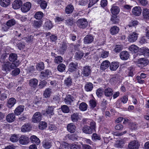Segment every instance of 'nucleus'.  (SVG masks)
<instances>
[{"mask_svg": "<svg viewBox=\"0 0 149 149\" xmlns=\"http://www.w3.org/2000/svg\"><path fill=\"white\" fill-rule=\"evenodd\" d=\"M104 93L106 96L109 97L112 95V89L110 88H107L105 89Z\"/></svg>", "mask_w": 149, "mask_h": 149, "instance_id": "obj_31", "label": "nucleus"}, {"mask_svg": "<svg viewBox=\"0 0 149 149\" xmlns=\"http://www.w3.org/2000/svg\"><path fill=\"white\" fill-rule=\"evenodd\" d=\"M43 13L42 12L38 11L35 13L34 17L36 19H40L43 17Z\"/></svg>", "mask_w": 149, "mask_h": 149, "instance_id": "obj_46", "label": "nucleus"}, {"mask_svg": "<svg viewBox=\"0 0 149 149\" xmlns=\"http://www.w3.org/2000/svg\"><path fill=\"white\" fill-rule=\"evenodd\" d=\"M54 108L53 107H49L46 109V113L49 116L53 115L54 114L53 111Z\"/></svg>", "mask_w": 149, "mask_h": 149, "instance_id": "obj_41", "label": "nucleus"}, {"mask_svg": "<svg viewBox=\"0 0 149 149\" xmlns=\"http://www.w3.org/2000/svg\"><path fill=\"white\" fill-rule=\"evenodd\" d=\"M83 53L79 51L76 53L75 57L77 59H80L83 56Z\"/></svg>", "mask_w": 149, "mask_h": 149, "instance_id": "obj_55", "label": "nucleus"}, {"mask_svg": "<svg viewBox=\"0 0 149 149\" xmlns=\"http://www.w3.org/2000/svg\"><path fill=\"white\" fill-rule=\"evenodd\" d=\"M36 68L38 70H41L44 68V64L43 62H40L36 65Z\"/></svg>", "mask_w": 149, "mask_h": 149, "instance_id": "obj_53", "label": "nucleus"}, {"mask_svg": "<svg viewBox=\"0 0 149 149\" xmlns=\"http://www.w3.org/2000/svg\"><path fill=\"white\" fill-rule=\"evenodd\" d=\"M119 28L116 26L111 27L110 29V33L112 35L116 34L119 32Z\"/></svg>", "mask_w": 149, "mask_h": 149, "instance_id": "obj_16", "label": "nucleus"}, {"mask_svg": "<svg viewBox=\"0 0 149 149\" xmlns=\"http://www.w3.org/2000/svg\"><path fill=\"white\" fill-rule=\"evenodd\" d=\"M110 64L109 62L107 60L104 61L101 64L100 66L101 69L104 70L107 68Z\"/></svg>", "mask_w": 149, "mask_h": 149, "instance_id": "obj_24", "label": "nucleus"}, {"mask_svg": "<svg viewBox=\"0 0 149 149\" xmlns=\"http://www.w3.org/2000/svg\"><path fill=\"white\" fill-rule=\"evenodd\" d=\"M19 65V61H16L15 64L14 63H11L9 62L4 63L2 66V70L4 73H7L9 72L11 69H13L18 66Z\"/></svg>", "mask_w": 149, "mask_h": 149, "instance_id": "obj_1", "label": "nucleus"}, {"mask_svg": "<svg viewBox=\"0 0 149 149\" xmlns=\"http://www.w3.org/2000/svg\"><path fill=\"white\" fill-rule=\"evenodd\" d=\"M61 109L63 112L65 113H67L69 111V109L68 107L65 105L62 106Z\"/></svg>", "mask_w": 149, "mask_h": 149, "instance_id": "obj_56", "label": "nucleus"}, {"mask_svg": "<svg viewBox=\"0 0 149 149\" xmlns=\"http://www.w3.org/2000/svg\"><path fill=\"white\" fill-rule=\"evenodd\" d=\"M139 146V145L137 141H133L129 143L128 148L129 149H137Z\"/></svg>", "mask_w": 149, "mask_h": 149, "instance_id": "obj_9", "label": "nucleus"}, {"mask_svg": "<svg viewBox=\"0 0 149 149\" xmlns=\"http://www.w3.org/2000/svg\"><path fill=\"white\" fill-rule=\"evenodd\" d=\"M123 46L121 45H117L113 51L115 52H120L123 49Z\"/></svg>", "mask_w": 149, "mask_h": 149, "instance_id": "obj_59", "label": "nucleus"}, {"mask_svg": "<svg viewBox=\"0 0 149 149\" xmlns=\"http://www.w3.org/2000/svg\"><path fill=\"white\" fill-rule=\"evenodd\" d=\"M140 51L145 56L149 57V49L147 47H142L140 49Z\"/></svg>", "mask_w": 149, "mask_h": 149, "instance_id": "obj_28", "label": "nucleus"}, {"mask_svg": "<svg viewBox=\"0 0 149 149\" xmlns=\"http://www.w3.org/2000/svg\"><path fill=\"white\" fill-rule=\"evenodd\" d=\"M42 114L40 112H36L33 115L32 120L34 123H37L41 120Z\"/></svg>", "mask_w": 149, "mask_h": 149, "instance_id": "obj_7", "label": "nucleus"}, {"mask_svg": "<svg viewBox=\"0 0 149 149\" xmlns=\"http://www.w3.org/2000/svg\"><path fill=\"white\" fill-rule=\"evenodd\" d=\"M47 123L45 122L42 121L40 122L39 124V128L41 130H43L46 128L47 127Z\"/></svg>", "mask_w": 149, "mask_h": 149, "instance_id": "obj_48", "label": "nucleus"}, {"mask_svg": "<svg viewBox=\"0 0 149 149\" xmlns=\"http://www.w3.org/2000/svg\"><path fill=\"white\" fill-rule=\"evenodd\" d=\"M138 35L139 34L135 31L131 33L128 37V41L131 42H135L137 39Z\"/></svg>", "mask_w": 149, "mask_h": 149, "instance_id": "obj_2", "label": "nucleus"}, {"mask_svg": "<svg viewBox=\"0 0 149 149\" xmlns=\"http://www.w3.org/2000/svg\"><path fill=\"white\" fill-rule=\"evenodd\" d=\"M15 116L13 113H10L8 114L6 117L7 121L10 123L14 121L15 120Z\"/></svg>", "mask_w": 149, "mask_h": 149, "instance_id": "obj_22", "label": "nucleus"}, {"mask_svg": "<svg viewBox=\"0 0 149 149\" xmlns=\"http://www.w3.org/2000/svg\"><path fill=\"white\" fill-rule=\"evenodd\" d=\"M99 52L100 53H101L100 56L103 58L107 57L109 55V52L105 51L102 49H99Z\"/></svg>", "mask_w": 149, "mask_h": 149, "instance_id": "obj_32", "label": "nucleus"}, {"mask_svg": "<svg viewBox=\"0 0 149 149\" xmlns=\"http://www.w3.org/2000/svg\"><path fill=\"white\" fill-rule=\"evenodd\" d=\"M91 73V69L88 66L84 67L82 69V73L85 76H88Z\"/></svg>", "mask_w": 149, "mask_h": 149, "instance_id": "obj_13", "label": "nucleus"}, {"mask_svg": "<svg viewBox=\"0 0 149 149\" xmlns=\"http://www.w3.org/2000/svg\"><path fill=\"white\" fill-rule=\"evenodd\" d=\"M82 117L81 116L78 115L77 113H74L71 116V118L72 121L77 122L81 119Z\"/></svg>", "mask_w": 149, "mask_h": 149, "instance_id": "obj_19", "label": "nucleus"}, {"mask_svg": "<svg viewBox=\"0 0 149 149\" xmlns=\"http://www.w3.org/2000/svg\"><path fill=\"white\" fill-rule=\"evenodd\" d=\"M88 105L85 102H82L79 106L80 110L82 111H86Z\"/></svg>", "mask_w": 149, "mask_h": 149, "instance_id": "obj_42", "label": "nucleus"}, {"mask_svg": "<svg viewBox=\"0 0 149 149\" xmlns=\"http://www.w3.org/2000/svg\"><path fill=\"white\" fill-rule=\"evenodd\" d=\"M90 106L91 108H94L96 105V102L94 99L91 100L89 101Z\"/></svg>", "mask_w": 149, "mask_h": 149, "instance_id": "obj_57", "label": "nucleus"}, {"mask_svg": "<svg viewBox=\"0 0 149 149\" xmlns=\"http://www.w3.org/2000/svg\"><path fill=\"white\" fill-rule=\"evenodd\" d=\"M17 56L16 54L11 53L9 56V60L10 61L15 62L17 59Z\"/></svg>", "mask_w": 149, "mask_h": 149, "instance_id": "obj_49", "label": "nucleus"}, {"mask_svg": "<svg viewBox=\"0 0 149 149\" xmlns=\"http://www.w3.org/2000/svg\"><path fill=\"white\" fill-rule=\"evenodd\" d=\"M31 127L29 124L25 125L22 127V131L24 132H29L31 130Z\"/></svg>", "mask_w": 149, "mask_h": 149, "instance_id": "obj_34", "label": "nucleus"}, {"mask_svg": "<svg viewBox=\"0 0 149 149\" xmlns=\"http://www.w3.org/2000/svg\"><path fill=\"white\" fill-rule=\"evenodd\" d=\"M38 80L36 79H33L29 81V84L30 86L33 87H36L38 84Z\"/></svg>", "mask_w": 149, "mask_h": 149, "instance_id": "obj_39", "label": "nucleus"}, {"mask_svg": "<svg viewBox=\"0 0 149 149\" xmlns=\"http://www.w3.org/2000/svg\"><path fill=\"white\" fill-rule=\"evenodd\" d=\"M45 26L47 29H50L52 27L53 25L50 21H48L45 22Z\"/></svg>", "mask_w": 149, "mask_h": 149, "instance_id": "obj_52", "label": "nucleus"}, {"mask_svg": "<svg viewBox=\"0 0 149 149\" xmlns=\"http://www.w3.org/2000/svg\"><path fill=\"white\" fill-rule=\"evenodd\" d=\"M77 67V65L76 63H70L69 66V70L72 72L76 70Z\"/></svg>", "mask_w": 149, "mask_h": 149, "instance_id": "obj_37", "label": "nucleus"}, {"mask_svg": "<svg viewBox=\"0 0 149 149\" xmlns=\"http://www.w3.org/2000/svg\"><path fill=\"white\" fill-rule=\"evenodd\" d=\"M20 72V69L19 68H17L12 71V74L14 76H16L19 74Z\"/></svg>", "mask_w": 149, "mask_h": 149, "instance_id": "obj_62", "label": "nucleus"}, {"mask_svg": "<svg viewBox=\"0 0 149 149\" xmlns=\"http://www.w3.org/2000/svg\"><path fill=\"white\" fill-rule=\"evenodd\" d=\"M99 0H89L88 7L90 8L97 2Z\"/></svg>", "mask_w": 149, "mask_h": 149, "instance_id": "obj_63", "label": "nucleus"}, {"mask_svg": "<svg viewBox=\"0 0 149 149\" xmlns=\"http://www.w3.org/2000/svg\"><path fill=\"white\" fill-rule=\"evenodd\" d=\"M128 141L127 138H124L123 139H119L116 141L114 146L117 148H122L124 144Z\"/></svg>", "mask_w": 149, "mask_h": 149, "instance_id": "obj_3", "label": "nucleus"}, {"mask_svg": "<svg viewBox=\"0 0 149 149\" xmlns=\"http://www.w3.org/2000/svg\"><path fill=\"white\" fill-rule=\"evenodd\" d=\"M19 142L22 145H26L28 143L29 139L26 136L23 135L19 137Z\"/></svg>", "mask_w": 149, "mask_h": 149, "instance_id": "obj_8", "label": "nucleus"}, {"mask_svg": "<svg viewBox=\"0 0 149 149\" xmlns=\"http://www.w3.org/2000/svg\"><path fill=\"white\" fill-rule=\"evenodd\" d=\"M129 50L133 53H136L138 51V47L135 45H132L129 47Z\"/></svg>", "mask_w": 149, "mask_h": 149, "instance_id": "obj_43", "label": "nucleus"}, {"mask_svg": "<svg viewBox=\"0 0 149 149\" xmlns=\"http://www.w3.org/2000/svg\"><path fill=\"white\" fill-rule=\"evenodd\" d=\"M120 58L122 60H126L128 59L129 57L128 52L126 51H123L121 52L120 55Z\"/></svg>", "mask_w": 149, "mask_h": 149, "instance_id": "obj_15", "label": "nucleus"}, {"mask_svg": "<svg viewBox=\"0 0 149 149\" xmlns=\"http://www.w3.org/2000/svg\"><path fill=\"white\" fill-rule=\"evenodd\" d=\"M77 25L80 28H84L88 25L87 21L84 19H78L77 22Z\"/></svg>", "mask_w": 149, "mask_h": 149, "instance_id": "obj_4", "label": "nucleus"}, {"mask_svg": "<svg viewBox=\"0 0 149 149\" xmlns=\"http://www.w3.org/2000/svg\"><path fill=\"white\" fill-rule=\"evenodd\" d=\"M19 136L18 135L14 134L11 136L10 140L13 142H16L19 140Z\"/></svg>", "mask_w": 149, "mask_h": 149, "instance_id": "obj_44", "label": "nucleus"}, {"mask_svg": "<svg viewBox=\"0 0 149 149\" xmlns=\"http://www.w3.org/2000/svg\"><path fill=\"white\" fill-rule=\"evenodd\" d=\"M94 37L91 35L86 36L84 39V42L85 44H88L91 43L94 40Z\"/></svg>", "mask_w": 149, "mask_h": 149, "instance_id": "obj_12", "label": "nucleus"}, {"mask_svg": "<svg viewBox=\"0 0 149 149\" xmlns=\"http://www.w3.org/2000/svg\"><path fill=\"white\" fill-rule=\"evenodd\" d=\"M65 68V65L63 63L59 65L57 67V69L58 71L60 72H63Z\"/></svg>", "mask_w": 149, "mask_h": 149, "instance_id": "obj_50", "label": "nucleus"}, {"mask_svg": "<svg viewBox=\"0 0 149 149\" xmlns=\"http://www.w3.org/2000/svg\"><path fill=\"white\" fill-rule=\"evenodd\" d=\"M31 7V4L29 2H26L24 3L21 8L22 11L23 12L25 13L28 12L30 9Z\"/></svg>", "mask_w": 149, "mask_h": 149, "instance_id": "obj_10", "label": "nucleus"}, {"mask_svg": "<svg viewBox=\"0 0 149 149\" xmlns=\"http://www.w3.org/2000/svg\"><path fill=\"white\" fill-rule=\"evenodd\" d=\"M74 83L71 77H69L64 80V84L67 86L69 87Z\"/></svg>", "mask_w": 149, "mask_h": 149, "instance_id": "obj_23", "label": "nucleus"}, {"mask_svg": "<svg viewBox=\"0 0 149 149\" xmlns=\"http://www.w3.org/2000/svg\"><path fill=\"white\" fill-rule=\"evenodd\" d=\"M119 63L117 62H113L111 63L110 65V69L112 71H115L118 68Z\"/></svg>", "mask_w": 149, "mask_h": 149, "instance_id": "obj_17", "label": "nucleus"}, {"mask_svg": "<svg viewBox=\"0 0 149 149\" xmlns=\"http://www.w3.org/2000/svg\"><path fill=\"white\" fill-rule=\"evenodd\" d=\"M142 9L139 6H136L132 9V14L136 16H139L141 13Z\"/></svg>", "mask_w": 149, "mask_h": 149, "instance_id": "obj_5", "label": "nucleus"}, {"mask_svg": "<svg viewBox=\"0 0 149 149\" xmlns=\"http://www.w3.org/2000/svg\"><path fill=\"white\" fill-rule=\"evenodd\" d=\"M85 89L87 91H91L93 88V84L90 82L87 83L85 86Z\"/></svg>", "mask_w": 149, "mask_h": 149, "instance_id": "obj_45", "label": "nucleus"}, {"mask_svg": "<svg viewBox=\"0 0 149 149\" xmlns=\"http://www.w3.org/2000/svg\"><path fill=\"white\" fill-rule=\"evenodd\" d=\"M83 132L86 134H91L93 132L89 126H85L82 129Z\"/></svg>", "mask_w": 149, "mask_h": 149, "instance_id": "obj_25", "label": "nucleus"}, {"mask_svg": "<svg viewBox=\"0 0 149 149\" xmlns=\"http://www.w3.org/2000/svg\"><path fill=\"white\" fill-rule=\"evenodd\" d=\"M111 20L114 24H117L119 23L120 19L119 17L117 16L112 17L111 19Z\"/></svg>", "mask_w": 149, "mask_h": 149, "instance_id": "obj_54", "label": "nucleus"}, {"mask_svg": "<svg viewBox=\"0 0 149 149\" xmlns=\"http://www.w3.org/2000/svg\"><path fill=\"white\" fill-rule=\"evenodd\" d=\"M148 63V61L145 58H141L139 59L137 63V65L142 68L146 66Z\"/></svg>", "mask_w": 149, "mask_h": 149, "instance_id": "obj_6", "label": "nucleus"}, {"mask_svg": "<svg viewBox=\"0 0 149 149\" xmlns=\"http://www.w3.org/2000/svg\"><path fill=\"white\" fill-rule=\"evenodd\" d=\"M76 127L73 123H70L67 126L68 130L71 133H74L76 130Z\"/></svg>", "mask_w": 149, "mask_h": 149, "instance_id": "obj_18", "label": "nucleus"}, {"mask_svg": "<svg viewBox=\"0 0 149 149\" xmlns=\"http://www.w3.org/2000/svg\"><path fill=\"white\" fill-rule=\"evenodd\" d=\"M55 143L57 146V147H59V149H62L63 148H65L68 145L67 143L64 142H63L62 144H61L60 142L56 141L55 142Z\"/></svg>", "mask_w": 149, "mask_h": 149, "instance_id": "obj_35", "label": "nucleus"}, {"mask_svg": "<svg viewBox=\"0 0 149 149\" xmlns=\"http://www.w3.org/2000/svg\"><path fill=\"white\" fill-rule=\"evenodd\" d=\"M47 84V82L45 80L42 81L40 82L38 85L39 88H42L44 87Z\"/></svg>", "mask_w": 149, "mask_h": 149, "instance_id": "obj_60", "label": "nucleus"}, {"mask_svg": "<svg viewBox=\"0 0 149 149\" xmlns=\"http://www.w3.org/2000/svg\"><path fill=\"white\" fill-rule=\"evenodd\" d=\"M30 139L32 143H35L37 145L40 143V141L39 139L36 136L32 135L31 136Z\"/></svg>", "mask_w": 149, "mask_h": 149, "instance_id": "obj_26", "label": "nucleus"}, {"mask_svg": "<svg viewBox=\"0 0 149 149\" xmlns=\"http://www.w3.org/2000/svg\"><path fill=\"white\" fill-rule=\"evenodd\" d=\"M72 97L69 95H67L66 97L65 98V102L66 104H70V102L73 101Z\"/></svg>", "mask_w": 149, "mask_h": 149, "instance_id": "obj_47", "label": "nucleus"}, {"mask_svg": "<svg viewBox=\"0 0 149 149\" xmlns=\"http://www.w3.org/2000/svg\"><path fill=\"white\" fill-rule=\"evenodd\" d=\"M74 9V7L71 4L68 5L66 8L65 12L66 13L69 14L72 13Z\"/></svg>", "mask_w": 149, "mask_h": 149, "instance_id": "obj_30", "label": "nucleus"}, {"mask_svg": "<svg viewBox=\"0 0 149 149\" xmlns=\"http://www.w3.org/2000/svg\"><path fill=\"white\" fill-rule=\"evenodd\" d=\"M110 11L112 15H116L119 13L120 9L118 6L114 4L112 6Z\"/></svg>", "mask_w": 149, "mask_h": 149, "instance_id": "obj_14", "label": "nucleus"}, {"mask_svg": "<svg viewBox=\"0 0 149 149\" xmlns=\"http://www.w3.org/2000/svg\"><path fill=\"white\" fill-rule=\"evenodd\" d=\"M63 59L61 56H57L55 57L54 62L55 63H58L62 62Z\"/></svg>", "mask_w": 149, "mask_h": 149, "instance_id": "obj_58", "label": "nucleus"}, {"mask_svg": "<svg viewBox=\"0 0 149 149\" xmlns=\"http://www.w3.org/2000/svg\"><path fill=\"white\" fill-rule=\"evenodd\" d=\"M22 2L21 0H16L12 4V6L14 9H18L22 6Z\"/></svg>", "mask_w": 149, "mask_h": 149, "instance_id": "obj_11", "label": "nucleus"}, {"mask_svg": "<svg viewBox=\"0 0 149 149\" xmlns=\"http://www.w3.org/2000/svg\"><path fill=\"white\" fill-rule=\"evenodd\" d=\"M16 23V22L14 19H12L8 20L6 23V25L10 27L14 25Z\"/></svg>", "mask_w": 149, "mask_h": 149, "instance_id": "obj_51", "label": "nucleus"}, {"mask_svg": "<svg viewBox=\"0 0 149 149\" xmlns=\"http://www.w3.org/2000/svg\"><path fill=\"white\" fill-rule=\"evenodd\" d=\"M103 90L102 89L99 88L96 91V94L98 97L101 96L103 94Z\"/></svg>", "mask_w": 149, "mask_h": 149, "instance_id": "obj_64", "label": "nucleus"}, {"mask_svg": "<svg viewBox=\"0 0 149 149\" xmlns=\"http://www.w3.org/2000/svg\"><path fill=\"white\" fill-rule=\"evenodd\" d=\"M48 129L49 130L54 131L57 130V127L54 125L49 124L48 125Z\"/></svg>", "mask_w": 149, "mask_h": 149, "instance_id": "obj_61", "label": "nucleus"}, {"mask_svg": "<svg viewBox=\"0 0 149 149\" xmlns=\"http://www.w3.org/2000/svg\"><path fill=\"white\" fill-rule=\"evenodd\" d=\"M24 107L23 106H20L17 107L15 109L14 113L17 116L19 115L24 110Z\"/></svg>", "mask_w": 149, "mask_h": 149, "instance_id": "obj_20", "label": "nucleus"}, {"mask_svg": "<svg viewBox=\"0 0 149 149\" xmlns=\"http://www.w3.org/2000/svg\"><path fill=\"white\" fill-rule=\"evenodd\" d=\"M142 14L144 18L149 19V9L147 8L143 9Z\"/></svg>", "mask_w": 149, "mask_h": 149, "instance_id": "obj_33", "label": "nucleus"}, {"mask_svg": "<svg viewBox=\"0 0 149 149\" xmlns=\"http://www.w3.org/2000/svg\"><path fill=\"white\" fill-rule=\"evenodd\" d=\"M88 124L90 125V128L94 132L95 131L96 128L95 123L92 120H89L88 121Z\"/></svg>", "mask_w": 149, "mask_h": 149, "instance_id": "obj_27", "label": "nucleus"}, {"mask_svg": "<svg viewBox=\"0 0 149 149\" xmlns=\"http://www.w3.org/2000/svg\"><path fill=\"white\" fill-rule=\"evenodd\" d=\"M43 147L46 149L49 148L52 146V144L51 142L47 140H44L42 142Z\"/></svg>", "mask_w": 149, "mask_h": 149, "instance_id": "obj_38", "label": "nucleus"}, {"mask_svg": "<svg viewBox=\"0 0 149 149\" xmlns=\"http://www.w3.org/2000/svg\"><path fill=\"white\" fill-rule=\"evenodd\" d=\"M51 93V89L49 88H47L44 91L43 96L45 98H49L50 97Z\"/></svg>", "mask_w": 149, "mask_h": 149, "instance_id": "obj_29", "label": "nucleus"}, {"mask_svg": "<svg viewBox=\"0 0 149 149\" xmlns=\"http://www.w3.org/2000/svg\"><path fill=\"white\" fill-rule=\"evenodd\" d=\"M10 2V0H1L0 4L1 6L6 7L9 5Z\"/></svg>", "mask_w": 149, "mask_h": 149, "instance_id": "obj_40", "label": "nucleus"}, {"mask_svg": "<svg viewBox=\"0 0 149 149\" xmlns=\"http://www.w3.org/2000/svg\"><path fill=\"white\" fill-rule=\"evenodd\" d=\"M15 103V99L14 98H11L8 100L7 106L9 108H11L14 106Z\"/></svg>", "mask_w": 149, "mask_h": 149, "instance_id": "obj_21", "label": "nucleus"}, {"mask_svg": "<svg viewBox=\"0 0 149 149\" xmlns=\"http://www.w3.org/2000/svg\"><path fill=\"white\" fill-rule=\"evenodd\" d=\"M139 24V22L136 20H132L129 23L128 26L129 27H136Z\"/></svg>", "mask_w": 149, "mask_h": 149, "instance_id": "obj_36", "label": "nucleus"}]
</instances>
